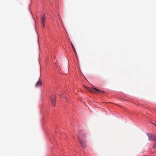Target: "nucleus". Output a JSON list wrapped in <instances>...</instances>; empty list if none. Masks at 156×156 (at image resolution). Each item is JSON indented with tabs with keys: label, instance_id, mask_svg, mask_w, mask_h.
Here are the masks:
<instances>
[{
	"label": "nucleus",
	"instance_id": "nucleus-1",
	"mask_svg": "<svg viewBox=\"0 0 156 156\" xmlns=\"http://www.w3.org/2000/svg\"><path fill=\"white\" fill-rule=\"evenodd\" d=\"M86 137V134L84 133H82L80 136H78L79 141L81 147L84 148H85L87 147Z\"/></svg>",
	"mask_w": 156,
	"mask_h": 156
},
{
	"label": "nucleus",
	"instance_id": "nucleus-2",
	"mask_svg": "<svg viewBox=\"0 0 156 156\" xmlns=\"http://www.w3.org/2000/svg\"><path fill=\"white\" fill-rule=\"evenodd\" d=\"M85 87L88 90V91L92 93H95L96 92L95 91L98 92H102V93H104L103 92L101 91L100 90L96 88H91L90 87L87 88L86 87Z\"/></svg>",
	"mask_w": 156,
	"mask_h": 156
},
{
	"label": "nucleus",
	"instance_id": "nucleus-3",
	"mask_svg": "<svg viewBox=\"0 0 156 156\" xmlns=\"http://www.w3.org/2000/svg\"><path fill=\"white\" fill-rule=\"evenodd\" d=\"M56 96L55 95H52L51 98V101L53 105L54 106H55Z\"/></svg>",
	"mask_w": 156,
	"mask_h": 156
},
{
	"label": "nucleus",
	"instance_id": "nucleus-4",
	"mask_svg": "<svg viewBox=\"0 0 156 156\" xmlns=\"http://www.w3.org/2000/svg\"><path fill=\"white\" fill-rule=\"evenodd\" d=\"M42 83L41 81L39 80L36 83L35 86L36 87H37L42 85Z\"/></svg>",
	"mask_w": 156,
	"mask_h": 156
},
{
	"label": "nucleus",
	"instance_id": "nucleus-5",
	"mask_svg": "<svg viewBox=\"0 0 156 156\" xmlns=\"http://www.w3.org/2000/svg\"><path fill=\"white\" fill-rule=\"evenodd\" d=\"M46 20L45 16L44 14H43L41 18V21L42 23H44Z\"/></svg>",
	"mask_w": 156,
	"mask_h": 156
},
{
	"label": "nucleus",
	"instance_id": "nucleus-6",
	"mask_svg": "<svg viewBox=\"0 0 156 156\" xmlns=\"http://www.w3.org/2000/svg\"><path fill=\"white\" fill-rule=\"evenodd\" d=\"M71 45L72 46V48L73 50L74 51V53L76 55V50L74 47V46H73V44H72V43H71Z\"/></svg>",
	"mask_w": 156,
	"mask_h": 156
},
{
	"label": "nucleus",
	"instance_id": "nucleus-7",
	"mask_svg": "<svg viewBox=\"0 0 156 156\" xmlns=\"http://www.w3.org/2000/svg\"><path fill=\"white\" fill-rule=\"evenodd\" d=\"M42 25L43 27H45V24L44 23H42Z\"/></svg>",
	"mask_w": 156,
	"mask_h": 156
},
{
	"label": "nucleus",
	"instance_id": "nucleus-8",
	"mask_svg": "<svg viewBox=\"0 0 156 156\" xmlns=\"http://www.w3.org/2000/svg\"><path fill=\"white\" fill-rule=\"evenodd\" d=\"M154 148H156V144H154L153 146Z\"/></svg>",
	"mask_w": 156,
	"mask_h": 156
},
{
	"label": "nucleus",
	"instance_id": "nucleus-9",
	"mask_svg": "<svg viewBox=\"0 0 156 156\" xmlns=\"http://www.w3.org/2000/svg\"><path fill=\"white\" fill-rule=\"evenodd\" d=\"M60 97L61 98H62V95H60Z\"/></svg>",
	"mask_w": 156,
	"mask_h": 156
}]
</instances>
